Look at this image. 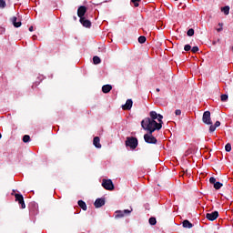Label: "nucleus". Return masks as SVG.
I'll return each mask as SVG.
<instances>
[{"label":"nucleus","mask_w":233,"mask_h":233,"mask_svg":"<svg viewBox=\"0 0 233 233\" xmlns=\"http://www.w3.org/2000/svg\"><path fill=\"white\" fill-rule=\"evenodd\" d=\"M105 205V198H96L94 206L96 207V208H101V207H104Z\"/></svg>","instance_id":"9d476101"},{"label":"nucleus","mask_w":233,"mask_h":233,"mask_svg":"<svg viewBox=\"0 0 233 233\" xmlns=\"http://www.w3.org/2000/svg\"><path fill=\"white\" fill-rule=\"evenodd\" d=\"M147 42V37L141 35L138 37V43H140L141 45H143V43Z\"/></svg>","instance_id":"412c9836"},{"label":"nucleus","mask_w":233,"mask_h":233,"mask_svg":"<svg viewBox=\"0 0 233 233\" xmlns=\"http://www.w3.org/2000/svg\"><path fill=\"white\" fill-rule=\"evenodd\" d=\"M78 206L82 210H86V203L83 200H78Z\"/></svg>","instance_id":"dca6fc26"},{"label":"nucleus","mask_w":233,"mask_h":233,"mask_svg":"<svg viewBox=\"0 0 233 233\" xmlns=\"http://www.w3.org/2000/svg\"><path fill=\"white\" fill-rule=\"evenodd\" d=\"M1 137H3V136H2L1 133H0V139H1Z\"/></svg>","instance_id":"e433bc0d"},{"label":"nucleus","mask_w":233,"mask_h":233,"mask_svg":"<svg viewBox=\"0 0 233 233\" xmlns=\"http://www.w3.org/2000/svg\"><path fill=\"white\" fill-rule=\"evenodd\" d=\"M160 91V89L159 88H157V92H159Z\"/></svg>","instance_id":"c9c22d12"},{"label":"nucleus","mask_w":233,"mask_h":233,"mask_svg":"<svg viewBox=\"0 0 233 233\" xmlns=\"http://www.w3.org/2000/svg\"><path fill=\"white\" fill-rule=\"evenodd\" d=\"M110 90H112V86L111 85H105L102 86V92L104 94H108V92H110Z\"/></svg>","instance_id":"4468645a"},{"label":"nucleus","mask_w":233,"mask_h":233,"mask_svg":"<svg viewBox=\"0 0 233 233\" xmlns=\"http://www.w3.org/2000/svg\"><path fill=\"white\" fill-rule=\"evenodd\" d=\"M141 127L147 132L144 135L146 143L156 145L157 139L152 134H154L156 130L163 128V115L157 114L156 111H151L149 113V117H146L141 121Z\"/></svg>","instance_id":"f257e3e1"},{"label":"nucleus","mask_w":233,"mask_h":233,"mask_svg":"<svg viewBox=\"0 0 233 233\" xmlns=\"http://www.w3.org/2000/svg\"><path fill=\"white\" fill-rule=\"evenodd\" d=\"M29 32H34V26L31 25V26L29 27Z\"/></svg>","instance_id":"f704fd0d"},{"label":"nucleus","mask_w":233,"mask_h":233,"mask_svg":"<svg viewBox=\"0 0 233 233\" xmlns=\"http://www.w3.org/2000/svg\"><path fill=\"white\" fill-rule=\"evenodd\" d=\"M191 51L193 52V54H196L197 52H199V47L198 46H193Z\"/></svg>","instance_id":"c756f323"},{"label":"nucleus","mask_w":233,"mask_h":233,"mask_svg":"<svg viewBox=\"0 0 233 233\" xmlns=\"http://www.w3.org/2000/svg\"><path fill=\"white\" fill-rule=\"evenodd\" d=\"M15 201H17L19 205H21V208H26V205L25 204V198L23 197V195L15 193Z\"/></svg>","instance_id":"20e7f679"},{"label":"nucleus","mask_w":233,"mask_h":233,"mask_svg":"<svg viewBox=\"0 0 233 233\" xmlns=\"http://www.w3.org/2000/svg\"><path fill=\"white\" fill-rule=\"evenodd\" d=\"M214 126L218 128V127H221V122L217 121Z\"/></svg>","instance_id":"72a5a7b5"},{"label":"nucleus","mask_w":233,"mask_h":233,"mask_svg":"<svg viewBox=\"0 0 233 233\" xmlns=\"http://www.w3.org/2000/svg\"><path fill=\"white\" fill-rule=\"evenodd\" d=\"M80 23L83 26H85V28H90V26H92V22L86 17L80 18Z\"/></svg>","instance_id":"1a4fd4ad"},{"label":"nucleus","mask_w":233,"mask_h":233,"mask_svg":"<svg viewBox=\"0 0 233 233\" xmlns=\"http://www.w3.org/2000/svg\"><path fill=\"white\" fill-rule=\"evenodd\" d=\"M116 218H125V213L121 210L116 212Z\"/></svg>","instance_id":"6ab92c4d"},{"label":"nucleus","mask_w":233,"mask_h":233,"mask_svg":"<svg viewBox=\"0 0 233 233\" xmlns=\"http://www.w3.org/2000/svg\"><path fill=\"white\" fill-rule=\"evenodd\" d=\"M102 187L106 190H114V182H112V179H102Z\"/></svg>","instance_id":"7ed1b4c3"},{"label":"nucleus","mask_w":233,"mask_h":233,"mask_svg":"<svg viewBox=\"0 0 233 233\" xmlns=\"http://www.w3.org/2000/svg\"><path fill=\"white\" fill-rule=\"evenodd\" d=\"M218 28H217V32H223V23L218 24Z\"/></svg>","instance_id":"cd10ccee"},{"label":"nucleus","mask_w":233,"mask_h":233,"mask_svg":"<svg viewBox=\"0 0 233 233\" xmlns=\"http://www.w3.org/2000/svg\"><path fill=\"white\" fill-rule=\"evenodd\" d=\"M132 105H134V102L132 101V99H127L126 104L122 106V108L123 110H131Z\"/></svg>","instance_id":"9b49d317"},{"label":"nucleus","mask_w":233,"mask_h":233,"mask_svg":"<svg viewBox=\"0 0 233 233\" xmlns=\"http://www.w3.org/2000/svg\"><path fill=\"white\" fill-rule=\"evenodd\" d=\"M202 121L205 125H212V119L210 118V111H205L202 116Z\"/></svg>","instance_id":"39448f33"},{"label":"nucleus","mask_w":233,"mask_h":233,"mask_svg":"<svg viewBox=\"0 0 233 233\" xmlns=\"http://www.w3.org/2000/svg\"><path fill=\"white\" fill-rule=\"evenodd\" d=\"M182 225L184 228H192V227H194V225L188 220H184Z\"/></svg>","instance_id":"2eb2a0df"},{"label":"nucleus","mask_w":233,"mask_h":233,"mask_svg":"<svg viewBox=\"0 0 233 233\" xmlns=\"http://www.w3.org/2000/svg\"><path fill=\"white\" fill-rule=\"evenodd\" d=\"M221 12H223L225 14V15H228V14H230V7L224 6V7H222Z\"/></svg>","instance_id":"f3484780"},{"label":"nucleus","mask_w":233,"mask_h":233,"mask_svg":"<svg viewBox=\"0 0 233 233\" xmlns=\"http://www.w3.org/2000/svg\"><path fill=\"white\" fill-rule=\"evenodd\" d=\"M209 183H210L211 185H214L215 190H219V188H221V187H223V183H221V182H217V181H216V177H211L209 178Z\"/></svg>","instance_id":"423d86ee"},{"label":"nucleus","mask_w":233,"mask_h":233,"mask_svg":"<svg viewBox=\"0 0 233 233\" xmlns=\"http://www.w3.org/2000/svg\"><path fill=\"white\" fill-rule=\"evenodd\" d=\"M141 0H131V3H133L134 6L137 8L139 6V3Z\"/></svg>","instance_id":"b1692460"},{"label":"nucleus","mask_w":233,"mask_h":233,"mask_svg":"<svg viewBox=\"0 0 233 233\" xmlns=\"http://www.w3.org/2000/svg\"><path fill=\"white\" fill-rule=\"evenodd\" d=\"M137 138L129 137L126 140V147H129L132 150H136L137 148Z\"/></svg>","instance_id":"f03ea898"},{"label":"nucleus","mask_w":233,"mask_h":233,"mask_svg":"<svg viewBox=\"0 0 233 233\" xmlns=\"http://www.w3.org/2000/svg\"><path fill=\"white\" fill-rule=\"evenodd\" d=\"M11 22H12L13 25L15 26V28H19L22 25L21 21L17 22V17H15V16H13L11 18Z\"/></svg>","instance_id":"f8f14e48"},{"label":"nucleus","mask_w":233,"mask_h":233,"mask_svg":"<svg viewBox=\"0 0 233 233\" xmlns=\"http://www.w3.org/2000/svg\"><path fill=\"white\" fill-rule=\"evenodd\" d=\"M217 218H219V212L218 211L206 214V218L208 219L209 221H216Z\"/></svg>","instance_id":"0eeeda50"},{"label":"nucleus","mask_w":233,"mask_h":233,"mask_svg":"<svg viewBox=\"0 0 233 233\" xmlns=\"http://www.w3.org/2000/svg\"><path fill=\"white\" fill-rule=\"evenodd\" d=\"M192 49V46H190V45H186L185 46H184V50L186 51V52H189V50H191Z\"/></svg>","instance_id":"c85d7f7f"},{"label":"nucleus","mask_w":233,"mask_h":233,"mask_svg":"<svg viewBox=\"0 0 233 233\" xmlns=\"http://www.w3.org/2000/svg\"><path fill=\"white\" fill-rule=\"evenodd\" d=\"M196 1H199V0H196Z\"/></svg>","instance_id":"4c0bfd02"},{"label":"nucleus","mask_w":233,"mask_h":233,"mask_svg":"<svg viewBox=\"0 0 233 233\" xmlns=\"http://www.w3.org/2000/svg\"><path fill=\"white\" fill-rule=\"evenodd\" d=\"M175 1H177V0H175Z\"/></svg>","instance_id":"58836bf2"},{"label":"nucleus","mask_w":233,"mask_h":233,"mask_svg":"<svg viewBox=\"0 0 233 233\" xmlns=\"http://www.w3.org/2000/svg\"><path fill=\"white\" fill-rule=\"evenodd\" d=\"M175 114H176V116H181V110L177 109V110L175 111Z\"/></svg>","instance_id":"473e14b6"},{"label":"nucleus","mask_w":233,"mask_h":233,"mask_svg":"<svg viewBox=\"0 0 233 233\" xmlns=\"http://www.w3.org/2000/svg\"><path fill=\"white\" fill-rule=\"evenodd\" d=\"M221 101L225 102V101H228V95H221L220 96Z\"/></svg>","instance_id":"393cba45"},{"label":"nucleus","mask_w":233,"mask_h":233,"mask_svg":"<svg viewBox=\"0 0 233 233\" xmlns=\"http://www.w3.org/2000/svg\"><path fill=\"white\" fill-rule=\"evenodd\" d=\"M225 150H226V152H230V150H232V145H230V143H228L225 146Z\"/></svg>","instance_id":"4be33fe9"},{"label":"nucleus","mask_w":233,"mask_h":233,"mask_svg":"<svg viewBox=\"0 0 233 233\" xmlns=\"http://www.w3.org/2000/svg\"><path fill=\"white\" fill-rule=\"evenodd\" d=\"M0 8H6V2L5 0H0Z\"/></svg>","instance_id":"a878e982"},{"label":"nucleus","mask_w":233,"mask_h":233,"mask_svg":"<svg viewBox=\"0 0 233 233\" xmlns=\"http://www.w3.org/2000/svg\"><path fill=\"white\" fill-rule=\"evenodd\" d=\"M85 14H86V7L85 5H81L80 7H78L77 15L80 19H82V17H85Z\"/></svg>","instance_id":"6e6552de"},{"label":"nucleus","mask_w":233,"mask_h":233,"mask_svg":"<svg viewBox=\"0 0 233 233\" xmlns=\"http://www.w3.org/2000/svg\"><path fill=\"white\" fill-rule=\"evenodd\" d=\"M123 212H124V215L125 214L126 215L131 214L132 213V208L131 209H125V210H123Z\"/></svg>","instance_id":"2f4dec72"},{"label":"nucleus","mask_w":233,"mask_h":233,"mask_svg":"<svg viewBox=\"0 0 233 233\" xmlns=\"http://www.w3.org/2000/svg\"><path fill=\"white\" fill-rule=\"evenodd\" d=\"M216 127L214 126V125H211L210 127H209V132H215L216 131Z\"/></svg>","instance_id":"7c9ffc66"},{"label":"nucleus","mask_w":233,"mask_h":233,"mask_svg":"<svg viewBox=\"0 0 233 233\" xmlns=\"http://www.w3.org/2000/svg\"><path fill=\"white\" fill-rule=\"evenodd\" d=\"M93 63L94 65H99V63H101V58H99V56H94Z\"/></svg>","instance_id":"a211bd4d"},{"label":"nucleus","mask_w":233,"mask_h":233,"mask_svg":"<svg viewBox=\"0 0 233 233\" xmlns=\"http://www.w3.org/2000/svg\"><path fill=\"white\" fill-rule=\"evenodd\" d=\"M93 145H95L96 148H101V143H100L99 137H94Z\"/></svg>","instance_id":"ddd939ff"},{"label":"nucleus","mask_w":233,"mask_h":233,"mask_svg":"<svg viewBox=\"0 0 233 233\" xmlns=\"http://www.w3.org/2000/svg\"><path fill=\"white\" fill-rule=\"evenodd\" d=\"M23 141H24V143H29V141H30V136L25 135V136L23 137Z\"/></svg>","instance_id":"5701e85b"},{"label":"nucleus","mask_w":233,"mask_h":233,"mask_svg":"<svg viewBox=\"0 0 233 233\" xmlns=\"http://www.w3.org/2000/svg\"><path fill=\"white\" fill-rule=\"evenodd\" d=\"M148 221H149V225H152V226H154V225H156V223H157V220L154 217H151Z\"/></svg>","instance_id":"aec40b11"},{"label":"nucleus","mask_w":233,"mask_h":233,"mask_svg":"<svg viewBox=\"0 0 233 233\" xmlns=\"http://www.w3.org/2000/svg\"><path fill=\"white\" fill-rule=\"evenodd\" d=\"M187 34L188 37H192V35H194V30L192 28H190L187 30Z\"/></svg>","instance_id":"bb28decb"}]
</instances>
